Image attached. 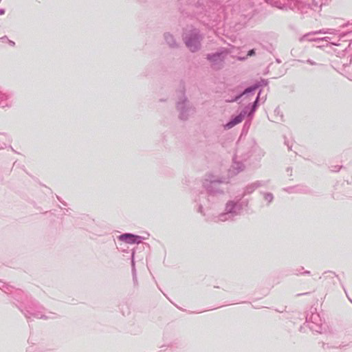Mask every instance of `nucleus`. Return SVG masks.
Segmentation results:
<instances>
[{
  "mask_svg": "<svg viewBox=\"0 0 352 352\" xmlns=\"http://www.w3.org/2000/svg\"><path fill=\"white\" fill-rule=\"evenodd\" d=\"M186 45L191 51L194 52L197 50L199 46V41L197 36H195L193 38L187 41Z\"/></svg>",
  "mask_w": 352,
  "mask_h": 352,
  "instance_id": "nucleus-1",
  "label": "nucleus"
},
{
  "mask_svg": "<svg viewBox=\"0 0 352 352\" xmlns=\"http://www.w3.org/2000/svg\"><path fill=\"white\" fill-rule=\"evenodd\" d=\"M138 239V236L131 234H124L120 236V240L129 243H135Z\"/></svg>",
  "mask_w": 352,
  "mask_h": 352,
  "instance_id": "nucleus-2",
  "label": "nucleus"
},
{
  "mask_svg": "<svg viewBox=\"0 0 352 352\" xmlns=\"http://www.w3.org/2000/svg\"><path fill=\"white\" fill-rule=\"evenodd\" d=\"M242 121V117L241 116H237L232 121L226 124V127L228 129H230L236 124L240 123Z\"/></svg>",
  "mask_w": 352,
  "mask_h": 352,
  "instance_id": "nucleus-3",
  "label": "nucleus"
},
{
  "mask_svg": "<svg viewBox=\"0 0 352 352\" xmlns=\"http://www.w3.org/2000/svg\"><path fill=\"white\" fill-rule=\"evenodd\" d=\"M254 54H255L254 50H250V51L248 52V56H251L254 55Z\"/></svg>",
  "mask_w": 352,
  "mask_h": 352,
  "instance_id": "nucleus-4",
  "label": "nucleus"
}]
</instances>
